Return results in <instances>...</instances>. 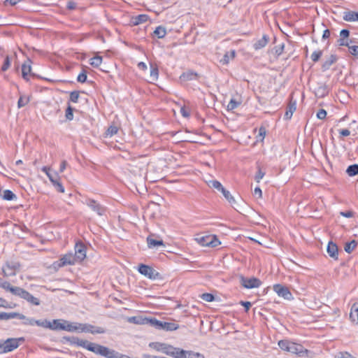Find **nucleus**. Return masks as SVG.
Here are the masks:
<instances>
[{"label": "nucleus", "instance_id": "63", "mask_svg": "<svg viewBox=\"0 0 358 358\" xmlns=\"http://www.w3.org/2000/svg\"><path fill=\"white\" fill-rule=\"evenodd\" d=\"M173 348L174 347L171 345L166 344L163 353L166 354V355L171 356Z\"/></svg>", "mask_w": 358, "mask_h": 358}, {"label": "nucleus", "instance_id": "48", "mask_svg": "<svg viewBox=\"0 0 358 358\" xmlns=\"http://www.w3.org/2000/svg\"><path fill=\"white\" fill-rule=\"evenodd\" d=\"M65 117L67 120H72L73 119V108L69 104L66 112Z\"/></svg>", "mask_w": 358, "mask_h": 358}, {"label": "nucleus", "instance_id": "25", "mask_svg": "<svg viewBox=\"0 0 358 358\" xmlns=\"http://www.w3.org/2000/svg\"><path fill=\"white\" fill-rule=\"evenodd\" d=\"M147 243L149 248H155L159 246H164V241L160 240H155L152 238V236L147 237Z\"/></svg>", "mask_w": 358, "mask_h": 358}, {"label": "nucleus", "instance_id": "22", "mask_svg": "<svg viewBox=\"0 0 358 358\" xmlns=\"http://www.w3.org/2000/svg\"><path fill=\"white\" fill-rule=\"evenodd\" d=\"M268 41V36L266 34L263 35L262 38L259 39L253 44L254 49L257 50L264 48L267 45Z\"/></svg>", "mask_w": 358, "mask_h": 358}, {"label": "nucleus", "instance_id": "7", "mask_svg": "<svg viewBox=\"0 0 358 358\" xmlns=\"http://www.w3.org/2000/svg\"><path fill=\"white\" fill-rule=\"evenodd\" d=\"M78 331L85 333H91L92 334H104L106 329L101 327H95L90 324L78 323Z\"/></svg>", "mask_w": 358, "mask_h": 358}, {"label": "nucleus", "instance_id": "14", "mask_svg": "<svg viewBox=\"0 0 358 358\" xmlns=\"http://www.w3.org/2000/svg\"><path fill=\"white\" fill-rule=\"evenodd\" d=\"M328 255L334 259L338 258V248L336 243L332 241L329 242L327 248Z\"/></svg>", "mask_w": 358, "mask_h": 358}, {"label": "nucleus", "instance_id": "16", "mask_svg": "<svg viewBox=\"0 0 358 358\" xmlns=\"http://www.w3.org/2000/svg\"><path fill=\"white\" fill-rule=\"evenodd\" d=\"M13 318H18V319H24V315L16 313V312H12V313H5L1 312L0 313V320H8L10 319Z\"/></svg>", "mask_w": 358, "mask_h": 358}, {"label": "nucleus", "instance_id": "35", "mask_svg": "<svg viewBox=\"0 0 358 358\" xmlns=\"http://www.w3.org/2000/svg\"><path fill=\"white\" fill-rule=\"evenodd\" d=\"M183 358H205L203 354L191 350H185Z\"/></svg>", "mask_w": 358, "mask_h": 358}, {"label": "nucleus", "instance_id": "31", "mask_svg": "<svg viewBox=\"0 0 358 358\" xmlns=\"http://www.w3.org/2000/svg\"><path fill=\"white\" fill-rule=\"evenodd\" d=\"M220 192L231 206L236 203L234 197L231 194L230 192L226 189L224 187L220 190Z\"/></svg>", "mask_w": 358, "mask_h": 358}, {"label": "nucleus", "instance_id": "59", "mask_svg": "<svg viewBox=\"0 0 358 358\" xmlns=\"http://www.w3.org/2000/svg\"><path fill=\"white\" fill-rule=\"evenodd\" d=\"M229 53H230V56H229L228 53H226L224 55V58H223L224 64H228L230 59H234L235 57V56H236L235 50H231Z\"/></svg>", "mask_w": 358, "mask_h": 358}, {"label": "nucleus", "instance_id": "9", "mask_svg": "<svg viewBox=\"0 0 358 358\" xmlns=\"http://www.w3.org/2000/svg\"><path fill=\"white\" fill-rule=\"evenodd\" d=\"M273 290L277 293L279 296H281L287 300L293 299L292 294L288 287L280 284H275L273 285Z\"/></svg>", "mask_w": 358, "mask_h": 358}, {"label": "nucleus", "instance_id": "37", "mask_svg": "<svg viewBox=\"0 0 358 358\" xmlns=\"http://www.w3.org/2000/svg\"><path fill=\"white\" fill-rule=\"evenodd\" d=\"M357 245V241L355 240H352V241L347 243L345 245L344 250L347 253L350 254L355 249Z\"/></svg>", "mask_w": 358, "mask_h": 358}, {"label": "nucleus", "instance_id": "24", "mask_svg": "<svg viewBox=\"0 0 358 358\" xmlns=\"http://www.w3.org/2000/svg\"><path fill=\"white\" fill-rule=\"evenodd\" d=\"M148 317L133 316L128 318V322L136 324H148Z\"/></svg>", "mask_w": 358, "mask_h": 358}, {"label": "nucleus", "instance_id": "32", "mask_svg": "<svg viewBox=\"0 0 358 358\" xmlns=\"http://www.w3.org/2000/svg\"><path fill=\"white\" fill-rule=\"evenodd\" d=\"M65 331L69 332L78 331V322H69L65 321Z\"/></svg>", "mask_w": 358, "mask_h": 358}, {"label": "nucleus", "instance_id": "15", "mask_svg": "<svg viewBox=\"0 0 358 358\" xmlns=\"http://www.w3.org/2000/svg\"><path fill=\"white\" fill-rule=\"evenodd\" d=\"M296 101L295 100H293L292 99H291L287 105V110H286V112L284 115V118L286 120L291 119V117H292L294 112L296 110Z\"/></svg>", "mask_w": 358, "mask_h": 358}, {"label": "nucleus", "instance_id": "52", "mask_svg": "<svg viewBox=\"0 0 358 358\" xmlns=\"http://www.w3.org/2000/svg\"><path fill=\"white\" fill-rule=\"evenodd\" d=\"M201 299L207 302L213 301L215 296L210 293H203L200 296Z\"/></svg>", "mask_w": 358, "mask_h": 358}, {"label": "nucleus", "instance_id": "4", "mask_svg": "<svg viewBox=\"0 0 358 358\" xmlns=\"http://www.w3.org/2000/svg\"><path fill=\"white\" fill-rule=\"evenodd\" d=\"M24 338H9L6 341L1 340L2 353H7L17 348L20 345V341H24Z\"/></svg>", "mask_w": 358, "mask_h": 358}, {"label": "nucleus", "instance_id": "28", "mask_svg": "<svg viewBox=\"0 0 358 358\" xmlns=\"http://www.w3.org/2000/svg\"><path fill=\"white\" fill-rule=\"evenodd\" d=\"M210 239H212L211 235L202 236L197 237L196 238V241L201 246H206V247L210 246Z\"/></svg>", "mask_w": 358, "mask_h": 358}, {"label": "nucleus", "instance_id": "1", "mask_svg": "<svg viewBox=\"0 0 358 358\" xmlns=\"http://www.w3.org/2000/svg\"><path fill=\"white\" fill-rule=\"evenodd\" d=\"M148 325L158 330L175 331L179 328V325L173 322H162L155 317L149 318Z\"/></svg>", "mask_w": 358, "mask_h": 358}, {"label": "nucleus", "instance_id": "36", "mask_svg": "<svg viewBox=\"0 0 358 358\" xmlns=\"http://www.w3.org/2000/svg\"><path fill=\"white\" fill-rule=\"evenodd\" d=\"M159 76V70L157 64H150V78L152 80L155 81Z\"/></svg>", "mask_w": 358, "mask_h": 358}, {"label": "nucleus", "instance_id": "29", "mask_svg": "<svg viewBox=\"0 0 358 358\" xmlns=\"http://www.w3.org/2000/svg\"><path fill=\"white\" fill-rule=\"evenodd\" d=\"M149 19L148 15L141 14L132 18V22L134 25H138L140 24L147 22Z\"/></svg>", "mask_w": 358, "mask_h": 358}, {"label": "nucleus", "instance_id": "20", "mask_svg": "<svg viewBox=\"0 0 358 358\" xmlns=\"http://www.w3.org/2000/svg\"><path fill=\"white\" fill-rule=\"evenodd\" d=\"M315 95L316 96L319 98H323L325 96H327L329 93V88L328 86L326 84H320L316 89H315Z\"/></svg>", "mask_w": 358, "mask_h": 358}, {"label": "nucleus", "instance_id": "54", "mask_svg": "<svg viewBox=\"0 0 358 358\" xmlns=\"http://www.w3.org/2000/svg\"><path fill=\"white\" fill-rule=\"evenodd\" d=\"M322 50H317V51H314L311 56H310V58L314 62H317L319 61V59H320V57H322Z\"/></svg>", "mask_w": 358, "mask_h": 358}, {"label": "nucleus", "instance_id": "6", "mask_svg": "<svg viewBox=\"0 0 358 358\" xmlns=\"http://www.w3.org/2000/svg\"><path fill=\"white\" fill-rule=\"evenodd\" d=\"M94 353L100 355L106 358H118L120 353L114 350H111L106 346L97 344Z\"/></svg>", "mask_w": 358, "mask_h": 358}, {"label": "nucleus", "instance_id": "5", "mask_svg": "<svg viewBox=\"0 0 358 358\" xmlns=\"http://www.w3.org/2000/svg\"><path fill=\"white\" fill-rule=\"evenodd\" d=\"M20 268V264L17 261H7L2 267L4 277L14 276Z\"/></svg>", "mask_w": 358, "mask_h": 358}, {"label": "nucleus", "instance_id": "51", "mask_svg": "<svg viewBox=\"0 0 358 358\" xmlns=\"http://www.w3.org/2000/svg\"><path fill=\"white\" fill-rule=\"evenodd\" d=\"M55 182H52V185L56 188L57 191L59 192L63 193L64 192V187H63L62 184L59 180V177L57 178L56 180H55Z\"/></svg>", "mask_w": 358, "mask_h": 358}, {"label": "nucleus", "instance_id": "42", "mask_svg": "<svg viewBox=\"0 0 358 358\" xmlns=\"http://www.w3.org/2000/svg\"><path fill=\"white\" fill-rule=\"evenodd\" d=\"M90 64L95 68L99 67L102 62V57L95 56L90 59Z\"/></svg>", "mask_w": 358, "mask_h": 358}, {"label": "nucleus", "instance_id": "64", "mask_svg": "<svg viewBox=\"0 0 358 358\" xmlns=\"http://www.w3.org/2000/svg\"><path fill=\"white\" fill-rule=\"evenodd\" d=\"M327 111L324 109H320L317 113V117L320 120H324L326 118Z\"/></svg>", "mask_w": 358, "mask_h": 358}, {"label": "nucleus", "instance_id": "45", "mask_svg": "<svg viewBox=\"0 0 358 358\" xmlns=\"http://www.w3.org/2000/svg\"><path fill=\"white\" fill-rule=\"evenodd\" d=\"M348 48L349 52L358 59V45H352L350 43Z\"/></svg>", "mask_w": 358, "mask_h": 358}, {"label": "nucleus", "instance_id": "55", "mask_svg": "<svg viewBox=\"0 0 358 358\" xmlns=\"http://www.w3.org/2000/svg\"><path fill=\"white\" fill-rule=\"evenodd\" d=\"M210 246V248H215L221 244V242L215 235H211Z\"/></svg>", "mask_w": 358, "mask_h": 358}, {"label": "nucleus", "instance_id": "49", "mask_svg": "<svg viewBox=\"0 0 358 358\" xmlns=\"http://www.w3.org/2000/svg\"><path fill=\"white\" fill-rule=\"evenodd\" d=\"M117 131H118V128L115 125H111L108 128V129L106 132V136H112L116 134L117 133Z\"/></svg>", "mask_w": 358, "mask_h": 358}, {"label": "nucleus", "instance_id": "56", "mask_svg": "<svg viewBox=\"0 0 358 358\" xmlns=\"http://www.w3.org/2000/svg\"><path fill=\"white\" fill-rule=\"evenodd\" d=\"M87 76L85 70H83L82 72L78 74L77 81L83 83L87 80Z\"/></svg>", "mask_w": 358, "mask_h": 358}, {"label": "nucleus", "instance_id": "58", "mask_svg": "<svg viewBox=\"0 0 358 358\" xmlns=\"http://www.w3.org/2000/svg\"><path fill=\"white\" fill-rule=\"evenodd\" d=\"M10 57L7 55L5 57L3 64L1 66V71H6L10 68Z\"/></svg>", "mask_w": 358, "mask_h": 358}, {"label": "nucleus", "instance_id": "30", "mask_svg": "<svg viewBox=\"0 0 358 358\" xmlns=\"http://www.w3.org/2000/svg\"><path fill=\"white\" fill-rule=\"evenodd\" d=\"M41 171L46 174L51 182H55V180L58 178V174L57 173H52L49 167L43 166Z\"/></svg>", "mask_w": 358, "mask_h": 358}, {"label": "nucleus", "instance_id": "57", "mask_svg": "<svg viewBox=\"0 0 358 358\" xmlns=\"http://www.w3.org/2000/svg\"><path fill=\"white\" fill-rule=\"evenodd\" d=\"M35 325L48 329L49 321L47 320H36Z\"/></svg>", "mask_w": 358, "mask_h": 358}, {"label": "nucleus", "instance_id": "12", "mask_svg": "<svg viewBox=\"0 0 358 358\" xmlns=\"http://www.w3.org/2000/svg\"><path fill=\"white\" fill-rule=\"evenodd\" d=\"M75 256L78 262H80L86 257V247L82 242H78L75 245Z\"/></svg>", "mask_w": 358, "mask_h": 358}, {"label": "nucleus", "instance_id": "41", "mask_svg": "<svg viewBox=\"0 0 358 358\" xmlns=\"http://www.w3.org/2000/svg\"><path fill=\"white\" fill-rule=\"evenodd\" d=\"M0 287L12 293V289H14L15 287L11 286L8 281L3 280V279L0 278Z\"/></svg>", "mask_w": 358, "mask_h": 358}, {"label": "nucleus", "instance_id": "39", "mask_svg": "<svg viewBox=\"0 0 358 358\" xmlns=\"http://www.w3.org/2000/svg\"><path fill=\"white\" fill-rule=\"evenodd\" d=\"M184 355L185 350L174 347L173 349V352H171V357L173 358H183Z\"/></svg>", "mask_w": 358, "mask_h": 358}, {"label": "nucleus", "instance_id": "62", "mask_svg": "<svg viewBox=\"0 0 358 358\" xmlns=\"http://www.w3.org/2000/svg\"><path fill=\"white\" fill-rule=\"evenodd\" d=\"M0 307L4 308H12L13 306H11L6 299L0 297Z\"/></svg>", "mask_w": 358, "mask_h": 358}, {"label": "nucleus", "instance_id": "17", "mask_svg": "<svg viewBox=\"0 0 358 358\" xmlns=\"http://www.w3.org/2000/svg\"><path fill=\"white\" fill-rule=\"evenodd\" d=\"M31 61L29 59H28L22 66V76L26 80H29L27 78L29 74L34 75L31 72Z\"/></svg>", "mask_w": 358, "mask_h": 358}, {"label": "nucleus", "instance_id": "8", "mask_svg": "<svg viewBox=\"0 0 358 358\" xmlns=\"http://www.w3.org/2000/svg\"><path fill=\"white\" fill-rule=\"evenodd\" d=\"M84 203L100 216L106 212V208L94 199H86Z\"/></svg>", "mask_w": 358, "mask_h": 358}, {"label": "nucleus", "instance_id": "47", "mask_svg": "<svg viewBox=\"0 0 358 358\" xmlns=\"http://www.w3.org/2000/svg\"><path fill=\"white\" fill-rule=\"evenodd\" d=\"M80 97V92L78 91H73L70 93L69 101L73 103H78Z\"/></svg>", "mask_w": 358, "mask_h": 358}, {"label": "nucleus", "instance_id": "2", "mask_svg": "<svg viewBox=\"0 0 358 358\" xmlns=\"http://www.w3.org/2000/svg\"><path fill=\"white\" fill-rule=\"evenodd\" d=\"M12 294L26 300L32 305L39 306L41 303L38 298L34 296L29 292L20 287H15L14 289H12Z\"/></svg>", "mask_w": 358, "mask_h": 358}, {"label": "nucleus", "instance_id": "40", "mask_svg": "<svg viewBox=\"0 0 358 358\" xmlns=\"http://www.w3.org/2000/svg\"><path fill=\"white\" fill-rule=\"evenodd\" d=\"M346 173L350 176H355L358 174V164L350 165L346 170Z\"/></svg>", "mask_w": 358, "mask_h": 358}, {"label": "nucleus", "instance_id": "38", "mask_svg": "<svg viewBox=\"0 0 358 358\" xmlns=\"http://www.w3.org/2000/svg\"><path fill=\"white\" fill-rule=\"evenodd\" d=\"M166 343L159 342H152L149 344V347L158 351L163 352Z\"/></svg>", "mask_w": 358, "mask_h": 358}, {"label": "nucleus", "instance_id": "33", "mask_svg": "<svg viewBox=\"0 0 358 358\" xmlns=\"http://www.w3.org/2000/svg\"><path fill=\"white\" fill-rule=\"evenodd\" d=\"M166 34V29L162 26H158L156 27L153 32V35L157 36L158 38H163Z\"/></svg>", "mask_w": 358, "mask_h": 358}, {"label": "nucleus", "instance_id": "46", "mask_svg": "<svg viewBox=\"0 0 358 358\" xmlns=\"http://www.w3.org/2000/svg\"><path fill=\"white\" fill-rule=\"evenodd\" d=\"M337 43L339 46L348 47L350 43H352V40L340 37V38L337 41Z\"/></svg>", "mask_w": 358, "mask_h": 358}, {"label": "nucleus", "instance_id": "27", "mask_svg": "<svg viewBox=\"0 0 358 358\" xmlns=\"http://www.w3.org/2000/svg\"><path fill=\"white\" fill-rule=\"evenodd\" d=\"M350 318L353 322H358V303L352 304L350 313Z\"/></svg>", "mask_w": 358, "mask_h": 358}, {"label": "nucleus", "instance_id": "50", "mask_svg": "<svg viewBox=\"0 0 358 358\" xmlns=\"http://www.w3.org/2000/svg\"><path fill=\"white\" fill-rule=\"evenodd\" d=\"M240 102L236 101L234 99H231L227 105L228 110H233L236 108L239 105Z\"/></svg>", "mask_w": 358, "mask_h": 358}, {"label": "nucleus", "instance_id": "13", "mask_svg": "<svg viewBox=\"0 0 358 358\" xmlns=\"http://www.w3.org/2000/svg\"><path fill=\"white\" fill-rule=\"evenodd\" d=\"M65 321L63 320L55 319L52 322L49 321L48 329L51 330H64L65 331Z\"/></svg>", "mask_w": 358, "mask_h": 358}, {"label": "nucleus", "instance_id": "3", "mask_svg": "<svg viewBox=\"0 0 358 358\" xmlns=\"http://www.w3.org/2000/svg\"><path fill=\"white\" fill-rule=\"evenodd\" d=\"M138 271L141 275H145L150 280L162 279L161 274L148 265L141 264L138 266Z\"/></svg>", "mask_w": 358, "mask_h": 358}, {"label": "nucleus", "instance_id": "11", "mask_svg": "<svg viewBox=\"0 0 358 358\" xmlns=\"http://www.w3.org/2000/svg\"><path fill=\"white\" fill-rule=\"evenodd\" d=\"M76 262H78V261L73 254L68 253L64 255L58 262H55L54 265L55 266L62 267L66 265H73Z\"/></svg>", "mask_w": 358, "mask_h": 358}, {"label": "nucleus", "instance_id": "21", "mask_svg": "<svg viewBox=\"0 0 358 358\" xmlns=\"http://www.w3.org/2000/svg\"><path fill=\"white\" fill-rule=\"evenodd\" d=\"M197 78H198L197 73L192 71H187L186 72H184L180 76V79L182 81H189V80H196Z\"/></svg>", "mask_w": 358, "mask_h": 358}, {"label": "nucleus", "instance_id": "18", "mask_svg": "<svg viewBox=\"0 0 358 358\" xmlns=\"http://www.w3.org/2000/svg\"><path fill=\"white\" fill-rule=\"evenodd\" d=\"M343 19L346 22H358V12L345 11L343 12Z\"/></svg>", "mask_w": 358, "mask_h": 358}, {"label": "nucleus", "instance_id": "61", "mask_svg": "<svg viewBox=\"0 0 358 358\" xmlns=\"http://www.w3.org/2000/svg\"><path fill=\"white\" fill-rule=\"evenodd\" d=\"M22 320H24L23 322V324L24 325H30V326H34L35 325V321L36 320L34 319V318H28L25 315H24V319H22Z\"/></svg>", "mask_w": 358, "mask_h": 358}, {"label": "nucleus", "instance_id": "34", "mask_svg": "<svg viewBox=\"0 0 358 358\" xmlns=\"http://www.w3.org/2000/svg\"><path fill=\"white\" fill-rule=\"evenodd\" d=\"M2 199L6 201H13L17 199V196L10 189H6L3 192Z\"/></svg>", "mask_w": 358, "mask_h": 358}, {"label": "nucleus", "instance_id": "43", "mask_svg": "<svg viewBox=\"0 0 358 358\" xmlns=\"http://www.w3.org/2000/svg\"><path fill=\"white\" fill-rule=\"evenodd\" d=\"M290 345L291 342L286 340H281L278 342V346L280 348L287 352H289Z\"/></svg>", "mask_w": 358, "mask_h": 358}, {"label": "nucleus", "instance_id": "44", "mask_svg": "<svg viewBox=\"0 0 358 358\" xmlns=\"http://www.w3.org/2000/svg\"><path fill=\"white\" fill-rule=\"evenodd\" d=\"M208 185L210 187L216 189L219 192H220V190L224 188L222 185L218 180H210Z\"/></svg>", "mask_w": 358, "mask_h": 358}, {"label": "nucleus", "instance_id": "19", "mask_svg": "<svg viewBox=\"0 0 358 358\" xmlns=\"http://www.w3.org/2000/svg\"><path fill=\"white\" fill-rule=\"evenodd\" d=\"M338 59V57L336 55H331L329 58H327L322 65V71H326L329 70L332 64H334Z\"/></svg>", "mask_w": 358, "mask_h": 358}, {"label": "nucleus", "instance_id": "26", "mask_svg": "<svg viewBox=\"0 0 358 358\" xmlns=\"http://www.w3.org/2000/svg\"><path fill=\"white\" fill-rule=\"evenodd\" d=\"M289 352L296 355H301L303 353V347L296 343L291 342V345H289Z\"/></svg>", "mask_w": 358, "mask_h": 358}, {"label": "nucleus", "instance_id": "10", "mask_svg": "<svg viewBox=\"0 0 358 358\" xmlns=\"http://www.w3.org/2000/svg\"><path fill=\"white\" fill-rule=\"evenodd\" d=\"M241 284L245 288L252 289L259 287L262 285V282L259 279L255 277L247 278L241 276Z\"/></svg>", "mask_w": 358, "mask_h": 358}, {"label": "nucleus", "instance_id": "53", "mask_svg": "<svg viewBox=\"0 0 358 358\" xmlns=\"http://www.w3.org/2000/svg\"><path fill=\"white\" fill-rule=\"evenodd\" d=\"M29 101V99L27 96H21L17 101V106L18 108H22L25 106Z\"/></svg>", "mask_w": 358, "mask_h": 358}, {"label": "nucleus", "instance_id": "23", "mask_svg": "<svg viewBox=\"0 0 358 358\" xmlns=\"http://www.w3.org/2000/svg\"><path fill=\"white\" fill-rule=\"evenodd\" d=\"M96 345L97 344L91 343L87 340L80 339L78 346H80L85 349H87V350H89L90 352H95V348H96Z\"/></svg>", "mask_w": 358, "mask_h": 358}, {"label": "nucleus", "instance_id": "60", "mask_svg": "<svg viewBox=\"0 0 358 358\" xmlns=\"http://www.w3.org/2000/svg\"><path fill=\"white\" fill-rule=\"evenodd\" d=\"M266 136V129L264 127H261L259 129V134L257 136V141H262Z\"/></svg>", "mask_w": 358, "mask_h": 358}]
</instances>
